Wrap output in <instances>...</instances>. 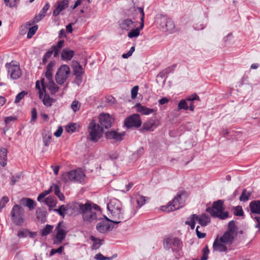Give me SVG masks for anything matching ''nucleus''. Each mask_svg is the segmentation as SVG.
I'll return each mask as SVG.
<instances>
[{"label":"nucleus","mask_w":260,"mask_h":260,"mask_svg":"<svg viewBox=\"0 0 260 260\" xmlns=\"http://www.w3.org/2000/svg\"><path fill=\"white\" fill-rule=\"evenodd\" d=\"M81 214L82 216L83 222L86 224H89L102 219L100 207L90 202H87L84 204Z\"/></svg>","instance_id":"1"},{"label":"nucleus","mask_w":260,"mask_h":260,"mask_svg":"<svg viewBox=\"0 0 260 260\" xmlns=\"http://www.w3.org/2000/svg\"><path fill=\"white\" fill-rule=\"evenodd\" d=\"M107 208L111 212L114 220L120 221L124 219L123 212L122 210V204L120 201L113 199L107 205Z\"/></svg>","instance_id":"2"},{"label":"nucleus","mask_w":260,"mask_h":260,"mask_svg":"<svg viewBox=\"0 0 260 260\" xmlns=\"http://www.w3.org/2000/svg\"><path fill=\"white\" fill-rule=\"evenodd\" d=\"M223 202L218 200L213 203L212 208L208 207L206 211L213 217H218L220 219H225L229 216L228 212H223Z\"/></svg>","instance_id":"3"},{"label":"nucleus","mask_w":260,"mask_h":260,"mask_svg":"<svg viewBox=\"0 0 260 260\" xmlns=\"http://www.w3.org/2000/svg\"><path fill=\"white\" fill-rule=\"evenodd\" d=\"M104 130L102 128L100 124L92 120L89 124L88 126V132L89 135L87 139L93 142H97L102 137Z\"/></svg>","instance_id":"4"},{"label":"nucleus","mask_w":260,"mask_h":260,"mask_svg":"<svg viewBox=\"0 0 260 260\" xmlns=\"http://www.w3.org/2000/svg\"><path fill=\"white\" fill-rule=\"evenodd\" d=\"M85 175L80 170H74L64 173L62 176V180L64 182L73 181L82 183L85 181Z\"/></svg>","instance_id":"5"},{"label":"nucleus","mask_w":260,"mask_h":260,"mask_svg":"<svg viewBox=\"0 0 260 260\" xmlns=\"http://www.w3.org/2000/svg\"><path fill=\"white\" fill-rule=\"evenodd\" d=\"M184 192H178L172 201L170 202L167 205L163 206L161 209L165 212H171L179 209L183 206L184 200L182 197L184 195Z\"/></svg>","instance_id":"6"},{"label":"nucleus","mask_w":260,"mask_h":260,"mask_svg":"<svg viewBox=\"0 0 260 260\" xmlns=\"http://www.w3.org/2000/svg\"><path fill=\"white\" fill-rule=\"evenodd\" d=\"M24 209L20 206L14 205L11 212L13 222L17 225H21L24 222Z\"/></svg>","instance_id":"7"},{"label":"nucleus","mask_w":260,"mask_h":260,"mask_svg":"<svg viewBox=\"0 0 260 260\" xmlns=\"http://www.w3.org/2000/svg\"><path fill=\"white\" fill-rule=\"evenodd\" d=\"M156 21L163 31H171L175 28V24L172 20L167 16L159 15L156 18Z\"/></svg>","instance_id":"8"},{"label":"nucleus","mask_w":260,"mask_h":260,"mask_svg":"<svg viewBox=\"0 0 260 260\" xmlns=\"http://www.w3.org/2000/svg\"><path fill=\"white\" fill-rule=\"evenodd\" d=\"M100 221L96 225V229L98 232L101 233H105L108 231L111 230L113 227V223L118 224L120 223V221L110 220L107 217L104 216V219Z\"/></svg>","instance_id":"9"},{"label":"nucleus","mask_w":260,"mask_h":260,"mask_svg":"<svg viewBox=\"0 0 260 260\" xmlns=\"http://www.w3.org/2000/svg\"><path fill=\"white\" fill-rule=\"evenodd\" d=\"M70 69L68 65L61 66L58 69L55 75V80L58 84H62L70 75Z\"/></svg>","instance_id":"10"},{"label":"nucleus","mask_w":260,"mask_h":260,"mask_svg":"<svg viewBox=\"0 0 260 260\" xmlns=\"http://www.w3.org/2000/svg\"><path fill=\"white\" fill-rule=\"evenodd\" d=\"M56 235L53 237V244L55 245L60 244L65 239L68 232L66 231L62 222H60L55 228Z\"/></svg>","instance_id":"11"},{"label":"nucleus","mask_w":260,"mask_h":260,"mask_svg":"<svg viewBox=\"0 0 260 260\" xmlns=\"http://www.w3.org/2000/svg\"><path fill=\"white\" fill-rule=\"evenodd\" d=\"M6 67L8 70V73L11 79H17L21 75V72L19 65L15 63L14 61L6 64Z\"/></svg>","instance_id":"12"},{"label":"nucleus","mask_w":260,"mask_h":260,"mask_svg":"<svg viewBox=\"0 0 260 260\" xmlns=\"http://www.w3.org/2000/svg\"><path fill=\"white\" fill-rule=\"evenodd\" d=\"M141 123L140 116L137 114H133L124 120V125L127 128L139 127L141 126Z\"/></svg>","instance_id":"13"},{"label":"nucleus","mask_w":260,"mask_h":260,"mask_svg":"<svg viewBox=\"0 0 260 260\" xmlns=\"http://www.w3.org/2000/svg\"><path fill=\"white\" fill-rule=\"evenodd\" d=\"M64 41L60 40L58 42L56 45L52 46L50 50H49L44 55V57L48 59L53 54L55 57H57L59 55L60 50L63 47Z\"/></svg>","instance_id":"14"},{"label":"nucleus","mask_w":260,"mask_h":260,"mask_svg":"<svg viewBox=\"0 0 260 260\" xmlns=\"http://www.w3.org/2000/svg\"><path fill=\"white\" fill-rule=\"evenodd\" d=\"M99 123L100 126L105 129H107L111 126L113 122V118L109 114H101L99 117Z\"/></svg>","instance_id":"15"},{"label":"nucleus","mask_w":260,"mask_h":260,"mask_svg":"<svg viewBox=\"0 0 260 260\" xmlns=\"http://www.w3.org/2000/svg\"><path fill=\"white\" fill-rule=\"evenodd\" d=\"M48 82L45 83V79H42L41 80V86L43 87V90L44 91V93H46V88H47L51 93L54 94L57 92L59 89L58 86L55 84L54 81L51 80H48Z\"/></svg>","instance_id":"16"},{"label":"nucleus","mask_w":260,"mask_h":260,"mask_svg":"<svg viewBox=\"0 0 260 260\" xmlns=\"http://www.w3.org/2000/svg\"><path fill=\"white\" fill-rule=\"evenodd\" d=\"M137 22L133 21L130 19H124L119 21V27L122 30L126 31L130 30V29L134 28L136 27Z\"/></svg>","instance_id":"17"},{"label":"nucleus","mask_w":260,"mask_h":260,"mask_svg":"<svg viewBox=\"0 0 260 260\" xmlns=\"http://www.w3.org/2000/svg\"><path fill=\"white\" fill-rule=\"evenodd\" d=\"M84 204L79 203H73L67 205L68 213L72 214L78 212L81 214Z\"/></svg>","instance_id":"18"},{"label":"nucleus","mask_w":260,"mask_h":260,"mask_svg":"<svg viewBox=\"0 0 260 260\" xmlns=\"http://www.w3.org/2000/svg\"><path fill=\"white\" fill-rule=\"evenodd\" d=\"M225 244V243L221 242L220 239L217 237L213 243V248L214 250L216 251L225 252L227 250V247Z\"/></svg>","instance_id":"19"},{"label":"nucleus","mask_w":260,"mask_h":260,"mask_svg":"<svg viewBox=\"0 0 260 260\" xmlns=\"http://www.w3.org/2000/svg\"><path fill=\"white\" fill-rule=\"evenodd\" d=\"M124 133H119L115 131H111L106 133V137L108 139H113L115 141H121L123 139Z\"/></svg>","instance_id":"20"},{"label":"nucleus","mask_w":260,"mask_h":260,"mask_svg":"<svg viewBox=\"0 0 260 260\" xmlns=\"http://www.w3.org/2000/svg\"><path fill=\"white\" fill-rule=\"evenodd\" d=\"M69 2L68 0H63L59 2L53 12V15L55 17L59 15L60 12L68 7Z\"/></svg>","instance_id":"21"},{"label":"nucleus","mask_w":260,"mask_h":260,"mask_svg":"<svg viewBox=\"0 0 260 260\" xmlns=\"http://www.w3.org/2000/svg\"><path fill=\"white\" fill-rule=\"evenodd\" d=\"M75 54L73 50L66 48L62 50L61 53V58L64 60H70L73 58Z\"/></svg>","instance_id":"22"},{"label":"nucleus","mask_w":260,"mask_h":260,"mask_svg":"<svg viewBox=\"0 0 260 260\" xmlns=\"http://www.w3.org/2000/svg\"><path fill=\"white\" fill-rule=\"evenodd\" d=\"M236 236L226 231L219 239L221 242L225 244H232Z\"/></svg>","instance_id":"23"},{"label":"nucleus","mask_w":260,"mask_h":260,"mask_svg":"<svg viewBox=\"0 0 260 260\" xmlns=\"http://www.w3.org/2000/svg\"><path fill=\"white\" fill-rule=\"evenodd\" d=\"M20 204L24 206L27 207L30 210H33L36 205L34 200L30 198H23L20 201Z\"/></svg>","instance_id":"24"},{"label":"nucleus","mask_w":260,"mask_h":260,"mask_svg":"<svg viewBox=\"0 0 260 260\" xmlns=\"http://www.w3.org/2000/svg\"><path fill=\"white\" fill-rule=\"evenodd\" d=\"M137 111L143 115H148L155 111L153 109L148 108L140 104L136 105Z\"/></svg>","instance_id":"25"},{"label":"nucleus","mask_w":260,"mask_h":260,"mask_svg":"<svg viewBox=\"0 0 260 260\" xmlns=\"http://www.w3.org/2000/svg\"><path fill=\"white\" fill-rule=\"evenodd\" d=\"M249 208L251 212L260 214V201L251 202L249 204Z\"/></svg>","instance_id":"26"},{"label":"nucleus","mask_w":260,"mask_h":260,"mask_svg":"<svg viewBox=\"0 0 260 260\" xmlns=\"http://www.w3.org/2000/svg\"><path fill=\"white\" fill-rule=\"evenodd\" d=\"M7 149L2 148L0 149V164L3 167H5L7 165Z\"/></svg>","instance_id":"27"},{"label":"nucleus","mask_w":260,"mask_h":260,"mask_svg":"<svg viewBox=\"0 0 260 260\" xmlns=\"http://www.w3.org/2000/svg\"><path fill=\"white\" fill-rule=\"evenodd\" d=\"M73 71L77 78L81 77L83 73L82 66L77 61L73 62Z\"/></svg>","instance_id":"28"},{"label":"nucleus","mask_w":260,"mask_h":260,"mask_svg":"<svg viewBox=\"0 0 260 260\" xmlns=\"http://www.w3.org/2000/svg\"><path fill=\"white\" fill-rule=\"evenodd\" d=\"M196 220L199 222L202 226H206L210 222V217L205 214L200 216H198V219Z\"/></svg>","instance_id":"29"},{"label":"nucleus","mask_w":260,"mask_h":260,"mask_svg":"<svg viewBox=\"0 0 260 260\" xmlns=\"http://www.w3.org/2000/svg\"><path fill=\"white\" fill-rule=\"evenodd\" d=\"M54 64V61H50L47 66L45 76L48 80L52 79L53 67Z\"/></svg>","instance_id":"30"},{"label":"nucleus","mask_w":260,"mask_h":260,"mask_svg":"<svg viewBox=\"0 0 260 260\" xmlns=\"http://www.w3.org/2000/svg\"><path fill=\"white\" fill-rule=\"evenodd\" d=\"M43 141L44 145L46 146H48L51 143V140L52 138V134L49 131H45L42 134Z\"/></svg>","instance_id":"31"},{"label":"nucleus","mask_w":260,"mask_h":260,"mask_svg":"<svg viewBox=\"0 0 260 260\" xmlns=\"http://www.w3.org/2000/svg\"><path fill=\"white\" fill-rule=\"evenodd\" d=\"M50 8V5L49 3L46 4V5L44 6L42 10H41L39 16H37L35 17V19L37 22H39L40 21L42 18L46 16V13L48 11Z\"/></svg>","instance_id":"32"},{"label":"nucleus","mask_w":260,"mask_h":260,"mask_svg":"<svg viewBox=\"0 0 260 260\" xmlns=\"http://www.w3.org/2000/svg\"><path fill=\"white\" fill-rule=\"evenodd\" d=\"M198 219V216L196 214L191 215L185 221V224L190 225L191 229H194L195 221Z\"/></svg>","instance_id":"33"},{"label":"nucleus","mask_w":260,"mask_h":260,"mask_svg":"<svg viewBox=\"0 0 260 260\" xmlns=\"http://www.w3.org/2000/svg\"><path fill=\"white\" fill-rule=\"evenodd\" d=\"M187 101H190L191 103L188 107V109L193 111L194 110L195 106L193 105V102L194 101H200V98L197 94L191 95V96L188 97L186 99Z\"/></svg>","instance_id":"34"},{"label":"nucleus","mask_w":260,"mask_h":260,"mask_svg":"<svg viewBox=\"0 0 260 260\" xmlns=\"http://www.w3.org/2000/svg\"><path fill=\"white\" fill-rule=\"evenodd\" d=\"M42 102L46 106L50 107L52 103L54 102V100L51 98L49 95L45 94L42 99Z\"/></svg>","instance_id":"35"},{"label":"nucleus","mask_w":260,"mask_h":260,"mask_svg":"<svg viewBox=\"0 0 260 260\" xmlns=\"http://www.w3.org/2000/svg\"><path fill=\"white\" fill-rule=\"evenodd\" d=\"M43 202L50 207H54L56 205V200L53 197L51 196L44 199Z\"/></svg>","instance_id":"36"},{"label":"nucleus","mask_w":260,"mask_h":260,"mask_svg":"<svg viewBox=\"0 0 260 260\" xmlns=\"http://www.w3.org/2000/svg\"><path fill=\"white\" fill-rule=\"evenodd\" d=\"M251 192L247 191L246 189L243 190L242 193L240 197V200L242 202H246L249 200V197L251 196Z\"/></svg>","instance_id":"37"},{"label":"nucleus","mask_w":260,"mask_h":260,"mask_svg":"<svg viewBox=\"0 0 260 260\" xmlns=\"http://www.w3.org/2000/svg\"><path fill=\"white\" fill-rule=\"evenodd\" d=\"M237 230V229L235 221L234 220L231 221L229 223L228 230L227 231V232H229L230 233L233 234L235 235H236Z\"/></svg>","instance_id":"38"},{"label":"nucleus","mask_w":260,"mask_h":260,"mask_svg":"<svg viewBox=\"0 0 260 260\" xmlns=\"http://www.w3.org/2000/svg\"><path fill=\"white\" fill-rule=\"evenodd\" d=\"M138 10L140 12V13L141 14V17L140 18L141 20V23L140 26L139 27H137V29H138L139 31L141 29H142L144 27V12L143 11V9L141 7H138L137 8Z\"/></svg>","instance_id":"39"},{"label":"nucleus","mask_w":260,"mask_h":260,"mask_svg":"<svg viewBox=\"0 0 260 260\" xmlns=\"http://www.w3.org/2000/svg\"><path fill=\"white\" fill-rule=\"evenodd\" d=\"M53 226L52 225L47 224L45 227L41 230V236H46L49 234L52 231Z\"/></svg>","instance_id":"40"},{"label":"nucleus","mask_w":260,"mask_h":260,"mask_svg":"<svg viewBox=\"0 0 260 260\" xmlns=\"http://www.w3.org/2000/svg\"><path fill=\"white\" fill-rule=\"evenodd\" d=\"M54 211L57 212L60 215L64 217L66 214H68L67 205H61L59 207V208L57 209H55Z\"/></svg>","instance_id":"41"},{"label":"nucleus","mask_w":260,"mask_h":260,"mask_svg":"<svg viewBox=\"0 0 260 260\" xmlns=\"http://www.w3.org/2000/svg\"><path fill=\"white\" fill-rule=\"evenodd\" d=\"M54 191L55 194L58 197L60 201L64 200V196L60 192L59 186L56 184L54 185Z\"/></svg>","instance_id":"42"},{"label":"nucleus","mask_w":260,"mask_h":260,"mask_svg":"<svg viewBox=\"0 0 260 260\" xmlns=\"http://www.w3.org/2000/svg\"><path fill=\"white\" fill-rule=\"evenodd\" d=\"M52 190V187L50 186V188L48 190H45L41 193L38 197V201L40 202H42V200L48 194H49Z\"/></svg>","instance_id":"43"},{"label":"nucleus","mask_w":260,"mask_h":260,"mask_svg":"<svg viewBox=\"0 0 260 260\" xmlns=\"http://www.w3.org/2000/svg\"><path fill=\"white\" fill-rule=\"evenodd\" d=\"M90 239L93 242L92 245V248L93 249H98L102 245L101 242L99 240H97L94 236H91L90 237Z\"/></svg>","instance_id":"44"},{"label":"nucleus","mask_w":260,"mask_h":260,"mask_svg":"<svg viewBox=\"0 0 260 260\" xmlns=\"http://www.w3.org/2000/svg\"><path fill=\"white\" fill-rule=\"evenodd\" d=\"M140 35V31L138 29L133 28L130 29V31L128 33V37L129 38H136L138 37Z\"/></svg>","instance_id":"45"},{"label":"nucleus","mask_w":260,"mask_h":260,"mask_svg":"<svg viewBox=\"0 0 260 260\" xmlns=\"http://www.w3.org/2000/svg\"><path fill=\"white\" fill-rule=\"evenodd\" d=\"M155 125V122L153 120L151 119L146 122H145L143 125V128L147 130H151V129Z\"/></svg>","instance_id":"46"},{"label":"nucleus","mask_w":260,"mask_h":260,"mask_svg":"<svg viewBox=\"0 0 260 260\" xmlns=\"http://www.w3.org/2000/svg\"><path fill=\"white\" fill-rule=\"evenodd\" d=\"M38 29V25H34L29 28L28 32L27 35V38L28 39L31 38L36 32Z\"/></svg>","instance_id":"47"},{"label":"nucleus","mask_w":260,"mask_h":260,"mask_svg":"<svg viewBox=\"0 0 260 260\" xmlns=\"http://www.w3.org/2000/svg\"><path fill=\"white\" fill-rule=\"evenodd\" d=\"M186 100H182L179 102L178 105V108L179 110H187L188 109V106L186 103Z\"/></svg>","instance_id":"48"},{"label":"nucleus","mask_w":260,"mask_h":260,"mask_svg":"<svg viewBox=\"0 0 260 260\" xmlns=\"http://www.w3.org/2000/svg\"><path fill=\"white\" fill-rule=\"evenodd\" d=\"M71 107L73 111L76 112L79 110L80 104L78 101L75 100L72 103Z\"/></svg>","instance_id":"49"},{"label":"nucleus","mask_w":260,"mask_h":260,"mask_svg":"<svg viewBox=\"0 0 260 260\" xmlns=\"http://www.w3.org/2000/svg\"><path fill=\"white\" fill-rule=\"evenodd\" d=\"M28 233H29V230H28L27 229H22V230L19 231L18 232L17 236L19 238H25L28 236Z\"/></svg>","instance_id":"50"},{"label":"nucleus","mask_w":260,"mask_h":260,"mask_svg":"<svg viewBox=\"0 0 260 260\" xmlns=\"http://www.w3.org/2000/svg\"><path fill=\"white\" fill-rule=\"evenodd\" d=\"M76 129V124L75 123H71L66 126V131L69 133H72Z\"/></svg>","instance_id":"51"},{"label":"nucleus","mask_w":260,"mask_h":260,"mask_svg":"<svg viewBox=\"0 0 260 260\" xmlns=\"http://www.w3.org/2000/svg\"><path fill=\"white\" fill-rule=\"evenodd\" d=\"M116 255H114L112 257H106L103 255L101 253H99L95 255V258L97 260H111L113 257H116Z\"/></svg>","instance_id":"52"},{"label":"nucleus","mask_w":260,"mask_h":260,"mask_svg":"<svg viewBox=\"0 0 260 260\" xmlns=\"http://www.w3.org/2000/svg\"><path fill=\"white\" fill-rule=\"evenodd\" d=\"M137 202L139 207L142 206L146 202L145 197L142 196H138L136 197Z\"/></svg>","instance_id":"53"},{"label":"nucleus","mask_w":260,"mask_h":260,"mask_svg":"<svg viewBox=\"0 0 260 260\" xmlns=\"http://www.w3.org/2000/svg\"><path fill=\"white\" fill-rule=\"evenodd\" d=\"M234 214L236 216H241L243 215V211L241 206H238L234 208Z\"/></svg>","instance_id":"54"},{"label":"nucleus","mask_w":260,"mask_h":260,"mask_svg":"<svg viewBox=\"0 0 260 260\" xmlns=\"http://www.w3.org/2000/svg\"><path fill=\"white\" fill-rule=\"evenodd\" d=\"M9 199L8 197L4 196L0 201V212L2 209L5 207L6 204L9 202Z\"/></svg>","instance_id":"55"},{"label":"nucleus","mask_w":260,"mask_h":260,"mask_svg":"<svg viewBox=\"0 0 260 260\" xmlns=\"http://www.w3.org/2000/svg\"><path fill=\"white\" fill-rule=\"evenodd\" d=\"M31 117L30 119V123L34 124L37 118V112L36 108H33L31 110Z\"/></svg>","instance_id":"56"},{"label":"nucleus","mask_w":260,"mask_h":260,"mask_svg":"<svg viewBox=\"0 0 260 260\" xmlns=\"http://www.w3.org/2000/svg\"><path fill=\"white\" fill-rule=\"evenodd\" d=\"M27 94V92L25 91H22L19 93L16 96L15 100V103H18L20 102V101L23 99L24 96Z\"/></svg>","instance_id":"57"},{"label":"nucleus","mask_w":260,"mask_h":260,"mask_svg":"<svg viewBox=\"0 0 260 260\" xmlns=\"http://www.w3.org/2000/svg\"><path fill=\"white\" fill-rule=\"evenodd\" d=\"M63 249H64V247L62 246L59 247L57 249H52L50 251V255L51 256H52L56 253L61 254L62 253Z\"/></svg>","instance_id":"58"},{"label":"nucleus","mask_w":260,"mask_h":260,"mask_svg":"<svg viewBox=\"0 0 260 260\" xmlns=\"http://www.w3.org/2000/svg\"><path fill=\"white\" fill-rule=\"evenodd\" d=\"M36 88L39 90V96L40 99H42V96L44 91L43 90V88H41V84L39 81H37L36 83Z\"/></svg>","instance_id":"59"},{"label":"nucleus","mask_w":260,"mask_h":260,"mask_svg":"<svg viewBox=\"0 0 260 260\" xmlns=\"http://www.w3.org/2000/svg\"><path fill=\"white\" fill-rule=\"evenodd\" d=\"M139 87L138 86H135L131 89V97L133 99H135L138 94Z\"/></svg>","instance_id":"60"},{"label":"nucleus","mask_w":260,"mask_h":260,"mask_svg":"<svg viewBox=\"0 0 260 260\" xmlns=\"http://www.w3.org/2000/svg\"><path fill=\"white\" fill-rule=\"evenodd\" d=\"M20 177H21L20 175H17L16 176H13L11 177L10 184L11 185H14L15 184V183L17 182L20 179Z\"/></svg>","instance_id":"61"},{"label":"nucleus","mask_w":260,"mask_h":260,"mask_svg":"<svg viewBox=\"0 0 260 260\" xmlns=\"http://www.w3.org/2000/svg\"><path fill=\"white\" fill-rule=\"evenodd\" d=\"M172 244L174 246L180 248L181 246V241L178 238H175L173 240Z\"/></svg>","instance_id":"62"},{"label":"nucleus","mask_w":260,"mask_h":260,"mask_svg":"<svg viewBox=\"0 0 260 260\" xmlns=\"http://www.w3.org/2000/svg\"><path fill=\"white\" fill-rule=\"evenodd\" d=\"M199 228H200L199 226H197V227L196 228V231L197 235L198 237L200 239L203 238L205 237L206 234L202 233H201L200 232H199Z\"/></svg>","instance_id":"63"},{"label":"nucleus","mask_w":260,"mask_h":260,"mask_svg":"<svg viewBox=\"0 0 260 260\" xmlns=\"http://www.w3.org/2000/svg\"><path fill=\"white\" fill-rule=\"evenodd\" d=\"M63 129L61 126H59L57 131L54 133V135L56 137H59L62 133Z\"/></svg>","instance_id":"64"}]
</instances>
